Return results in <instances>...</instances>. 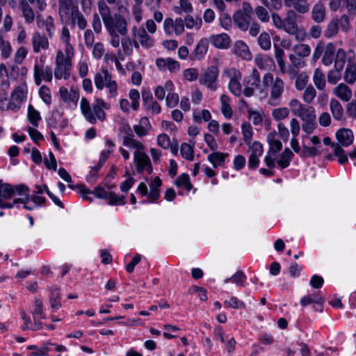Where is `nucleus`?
<instances>
[{
	"label": "nucleus",
	"instance_id": "f257e3e1",
	"mask_svg": "<svg viewBox=\"0 0 356 356\" xmlns=\"http://www.w3.org/2000/svg\"><path fill=\"white\" fill-rule=\"evenodd\" d=\"M97 6L107 31H118V33L122 36L127 34V22L121 14L113 15L110 8L103 0L98 2Z\"/></svg>",
	"mask_w": 356,
	"mask_h": 356
},
{
	"label": "nucleus",
	"instance_id": "f03ea898",
	"mask_svg": "<svg viewBox=\"0 0 356 356\" xmlns=\"http://www.w3.org/2000/svg\"><path fill=\"white\" fill-rule=\"evenodd\" d=\"M58 11L63 23L72 26L76 24L81 30L87 26L86 19L74 5L73 0H59Z\"/></svg>",
	"mask_w": 356,
	"mask_h": 356
},
{
	"label": "nucleus",
	"instance_id": "7ed1b4c3",
	"mask_svg": "<svg viewBox=\"0 0 356 356\" xmlns=\"http://www.w3.org/2000/svg\"><path fill=\"white\" fill-rule=\"evenodd\" d=\"M262 85L269 91L268 104L273 106L280 105L284 92V81L280 77L274 76L272 73L267 72L263 76Z\"/></svg>",
	"mask_w": 356,
	"mask_h": 356
},
{
	"label": "nucleus",
	"instance_id": "20e7f679",
	"mask_svg": "<svg viewBox=\"0 0 356 356\" xmlns=\"http://www.w3.org/2000/svg\"><path fill=\"white\" fill-rule=\"evenodd\" d=\"M74 53L63 52L61 50L57 51L56 55V67L54 69V76L56 79L67 80L71 74L72 66V59Z\"/></svg>",
	"mask_w": 356,
	"mask_h": 356
},
{
	"label": "nucleus",
	"instance_id": "39448f33",
	"mask_svg": "<svg viewBox=\"0 0 356 356\" xmlns=\"http://www.w3.org/2000/svg\"><path fill=\"white\" fill-rule=\"evenodd\" d=\"M94 82L95 87L99 90L106 88L108 90L109 97L118 96V83L106 67H102L100 71L95 74Z\"/></svg>",
	"mask_w": 356,
	"mask_h": 356
},
{
	"label": "nucleus",
	"instance_id": "423d86ee",
	"mask_svg": "<svg viewBox=\"0 0 356 356\" xmlns=\"http://www.w3.org/2000/svg\"><path fill=\"white\" fill-rule=\"evenodd\" d=\"M81 191L83 193L94 194L97 198L108 200L110 205H124L126 204L124 195H118L114 192H107L101 186L96 187L92 191L85 186H81Z\"/></svg>",
	"mask_w": 356,
	"mask_h": 356
},
{
	"label": "nucleus",
	"instance_id": "0eeeda50",
	"mask_svg": "<svg viewBox=\"0 0 356 356\" xmlns=\"http://www.w3.org/2000/svg\"><path fill=\"white\" fill-rule=\"evenodd\" d=\"M289 106L292 113L300 118L302 121L316 118V111L313 106L303 104L297 99H291L289 102Z\"/></svg>",
	"mask_w": 356,
	"mask_h": 356
},
{
	"label": "nucleus",
	"instance_id": "6e6552de",
	"mask_svg": "<svg viewBox=\"0 0 356 356\" xmlns=\"http://www.w3.org/2000/svg\"><path fill=\"white\" fill-rule=\"evenodd\" d=\"M218 77V70L216 66H209L200 75V83L206 86L207 88L215 91L217 90Z\"/></svg>",
	"mask_w": 356,
	"mask_h": 356
},
{
	"label": "nucleus",
	"instance_id": "1a4fd4ad",
	"mask_svg": "<svg viewBox=\"0 0 356 356\" xmlns=\"http://www.w3.org/2000/svg\"><path fill=\"white\" fill-rule=\"evenodd\" d=\"M261 83L260 74L255 68L252 69L251 73L243 79V94L247 97L254 95V90L259 88Z\"/></svg>",
	"mask_w": 356,
	"mask_h": 356
},
{
	"label": "nucleus",
	"instance_id": "9d476101",
	"mask_svg": "<svg viewBox=\"0 0 356 356\" xmlns=\"http://www.w3.org/2000/svg\"><path fill=\"white\" fill-rule=\"evenodd\" d=\"M33 77L35 83L40 86L42 81L51 82L53 79L52 68L43 64H35L33 67Z\"/></svg>",
	"mask_w": 356,
	"mask_h": 356
},
{
	"label": "nucleus",
	"instance_id": "9b49d317",
	"mask_svg": "<svg viewBox=\"0 0 356 356\" xmlns=\"http://www.w3.org/2000/svg\"><path fill=\"white\" fill-rule=\"evenodd\" d=\"M134 161L136 163V170L138 173L146 171L149 175L152 172V166L150 159L143 151L134 153Z\"/></svg>",
	"mask_w": 356,
	"mask_h": 356
},
{
	"label": "nucleus",
	"instance_id": "f8f14e48",
	"mask_svg": "<svg viewBox=\"0 0 356 356\" xmlns=\"http://www.w3.org/2000/svg\"><path fill=\"white\" fill-rule=\"evenodd\" d=\"M26 97V88L25 86H17L11 95V99L8 105V108L12 111H17L23 101Z\"/></svg>",
	"mask_w": 356,
	"mask_h": 356
},
{
	"label": "nucleus",
	"instance_id": "ddd939ff",
	"mask_svg": "<svg viewBox=\"0 0 356 356\" xmlns=\"http://www.w3.org/2000/svg\"><path fill=\"white\" fill-rule=\"evenodd\" d=\"M59 94L61 100L71 108H76L79 99V92L77 90L70 88V90L65 87L59 88Z\"/></svg>",
	"mask_w": 356,
	"mask_h": 356
},
{
	"label": "nucleus",
	"instance_id": "4468645a",
	"mask_svg": "<svg viewBox=\"0 0 356 356\" xmlns=\"http://www.w3.org/2000/svg\"><path fill=\"white\" fill-rule=\"evenodd\" d=\"M300 17V15L295 10H288L284 18V28L282 31L288 34L294 33L298 26V21Z\"/></svg>",
	"mask_w": 356,
	"mask_h": 356
},
{
	"label": "nucleus",
	"instance_id": "2eb2a0df",
	"mask_svg": "<svg viewBox=\"0 0 356 356\" xmlns=\"http://www.w3.org/2000/svg\"><path fill=\"white\" fill-rule=\"evenodd\" d=\"M31 44L35 53L46 51L49 48L48 36L42 35L39 31H35L31 37Z\"/></svg>",
	"mask_w": 356,
	"mask_h": 356
},
{
	"label": "nucleus",
	"instance_id": "dca6fc26",
	"mask_svg": "<svg viewBox=\"0 0 356 356\" xmlns=\"http://www.w3.org/2000/svg\"><path fill=\"white\" fill-rule=\"evenodd\" d=\"M134 36L138 40L140 44L146 49H149L154 46V40L152 37L149 36L143 27L136 26L132 28Z\"/></svg>",
	"mask_w": 356,
	"mask_h": 356
},
{
	"label": "nucleus",
	"instance_id": "f3484780",
	"mask_svg": "<svg viewBox=\"0 0 356 356\" xmlns=\"http://www.w3.org/2000/svg\"><path fill=\"white\" fill-rule=\"evenodd\" d=\"M30 4L31 3L26 0H20L18 5V9L26 24L33 23L35 18V13Z\"/></svg>",
	"mask_w": 356,
	"mask_h": 356
},
{
	"label": "nucleus",
	"instance_id": "a211bd4d",
	"mask_svg": "<svg viewBox=\"0 0 356 356\" xmlns=\"http://www.w3.org/2000/svg\"><path fill=\"white\" fill-rule=\"evenodd\" d=\"M336 138L340 147H348L350 145L354 139L353 131L349 129L342 128L336 132Z\"/></svg>",
	"mask_w": 356,
	"mask_h": 356
},
{
	"label": "nucleus",
	"instance_id": "6ab92c4d",
	"mask_svg": "<svg viewBox=\"0 0 356 356\" xmlns=\"http://www.w3.org/2000/svg\"><path fill=\"white\" fill-rule=\"evenodd\" d=\"M156 65L160 70H168L170 72H176L179 70V63L171 58H158Z\"/></svg>",
	"mask_w": 356,
	"mask_h": 356
},
{
	"label": "nucleus",
	"instance_id": "aec40b11",
	"mask_svg": "<svg viewBox=\"0 0 356 356\" xmlns=\"http://www.w3.org/2000/svg\"><path fill=\"white\" fill-rule=\"evenodd\" d=\"M126 136L123 137V145L128 148L135 149L134 152H143L145 149L144 145L134 138V136L131 133L129 127L128 128V131H126Z\"/></svg>",
	"mask_w": 356,
	"mask_h": 356
},
{
	"label": "nucleus",
	"instance_id": "412c9836",
	"mask_svg": "<svg viewBox=\"0 0 356 356\" xmlns=\"http://www.w3.org/2000/svg\"><path fill=\"white\" fill-rule=\"evenodd\" d=\"M209 40L212 45L218 49H227L230 47L231 39L227 33L212 35Z\"/></svg>",
	"mask_w": 356,
	"mask_h": 356
},
{
	"label": "nucleus",
	"instance_id": "4be33fe9",
	"mask_svg": "<svg viewBox=\"0 0 356 356\" xmlns=\"http://www.w3.org/2000/svg\"><path fill=\"white\" fill-rule=\"evenodd\" d=\"M241 74L239 71L234 70L233 76L230 79L228 88L229 91L236 97L241 96L242 87L241 84Z\"/></svg>",
	"mask_w": 356,
	"mask_h": 356
},
{
	"label": "nucleus",
	"instance_id": "5701e85b",
	"mask_svg": "<svg viewBox=\"0 0 356 356\" xmlns=\"http://www.w3.org/2000/svg\"><path fill=\"white\" fill-rule=\"evenodd\" d=\"M343 79L348 84H353L356 81V63L353 56L348 59V64L343 73Z\"/></svg>",
	"mask_w": 356,
	"mask_h": 356
},
{
	"label": "nucleus",
	"instance_id": "b1692460",
	"mask_svg": "<svg viewBox=\"0 0 356 356\" xmlns=\"http://www.w3.org/2000/svg\"><path fill=\"white\" fill-rule=\"evenodd\" d=\"M332 93L345 102L350 101L353 95L351 89L343 83H341L335 86L332 90Z\"/></svg>",
	"mask_w": 356,
	"mask_h": 356
},
{
	"label": "nucleus",
	"instance_id": "393cba45",
	"mask_svg": "<svg viewBox=\"0 0 356 356\" xmlns=\"http://www.w3.org/2000/svg\"><path fill=\"white\" fill-rule=\"evenodd\" d=\"M233 20L240 30L246 31L250 26L251 16L242 13V11H237L233 16Z\"/></svg>",
	"mask_w": 356,
	"mask_h": 356
},
{
	"label": "nucleus",
	"instance_id": "a878e982",
	"mask_svg": "<svg viewBox=\"0 0 356 356\" xmlns=\"http://www.w3.org/2000/svg\"><path fill=\"white\" fill-rule=\"evenodd\" d=\"M322 55V63L325 66H330L334 61L336 55V47L334 44L330 42L324 45Z\"/></svg>",
	"mask_w": 356,
	"mask_h": 356
},
{
	"label": "nucleus",
	"instance_id": "bb28decb",
	"mask_svg": "<svg viewBox=\"0 0 356 356\" xmlns=\"http://www.w3.org/2000/svg\"><path fill=\"white\" fill-rule=\"evenodd\" d=\"M15 195L19 196L18 198L14 199V203L26 202L30 200V189L28 186L23 184L13 186Z\"/></svg>",
	"mask_w": 356,
	"mask_h": 356
},
{
	"label": "nucleus",
	"instance_id": "cd10ccee",
	"mask_svg": "<svg viewBox=\"0 0 356 356\" xmlns=\"http://www.w3.org/2000/svg\"><path fill=\"white\" fill-rule=\"evenodd\" d=\"M109 106L101 99H97L95 104L92 106V111L96 119L100 121L105 120L106 114L104 111V108L108 109Z\"/></svg>",
	"mask_w": 356,
	"mask_h": 356
},
{
	"label": "nucleus",
	"instance_id": "c85d7f7f",
	"mask_svg": "<svg viewBox=\"0 0 356 356\" xmlns=\"http://www.w3.org/2000/svg\"><path fill=\"white\" fill-rule=\"evenodd\" d=\"M162 181L159 177H154V179L150 183V191L148 192V199L149 202H154L156 201L160 197V186H161Z\"/></svg>",
	"mask_w": 356,
	"mask_h": 356
},
{
	"label": "nucleus",
	"instance_id": "c756f323",
	"mask_svg": "<svg viewBox=\"0 0 356 356\" xmlns=\"http://www.w3.org/2000/svg\"><path fill=\"white\" fill-rule=\"evenodd\" d=\"M80 108L81 113L85 117L86 120L91 124H95L96 122V118L93 115L90 103L86 97L81 98Z\"/></svg>",
	"mask_w": 356,
	"mask_h": 356
},
{
	"label": "nucleus",
	"instance_id": "7c9ffc66",
	"mask_svg": "<svg viewBox=\"0 0 356 356\" xmlns=\"http://www.w3.org/2000/svg\"><path fill=\"white\" fill-rule=\"evenodd\" d=\"M39 28L44 29L49 38H51L55 32L54 20L51 16L38 21Z\"/></svg>",
	"mask_w": 356,
	"mask_h": 356
},
{
	"label": "nucleus",
	"instance_id": "2f4dec72",
	"mask_svg": "<svg viewBox=\"0 0 356 356\" xmlns=\"http://www.w3.org/2000/svg\"><path fill=\"white\" fill-rule=\"evenodd\" d=\"M313 82L318 90H324L326 86L325 75L323 70L317 67L314 70Z\"/></svg>",
	"mask_w": 356,
	"mask_h": 356
},
{
	"label": "nucleus",
	"instance_id": "473e14b6",
	"mask_svg": "<svg viewBox=\"0 0 356 356\" xmlns=\"http://www.w3.org/2000/svg\"><path fill=\"white\" fill-rule=\"evenodd\" d=\"M312 19L316 23H321L325 19V8L321 3L314 5L311 12Z\"/></svg>",
	"mask_w": 356,
	"mask_h": 356
},
{
	"label": "nucleus",
	"instance_id": "72a5a7b5",
	"mask_svg": "<svg viewBox=\"0 0 356 356\" xmlns=\"http://www.w3.org/2000/svg\"><path fill=\"white\" fill-rule=\"evenodd\" d=\"M329 106L334 119L341 120L343 117V109L340 102L337 99L332 98Z\"/></svg>",
	"mask_w": 356,
	"mask_h": 356
},
{
	"label": "nucleus",
	"instance_id": "f704fd0d",
	"mask_svg": "<svg viewBox=\"0 0 356 356\" xmlns=\"http://www.w3.org/2000/svg\"><path fill=\"white\" fill-rule=\"evenodd\" d=\"M234 51L236 55L241 57L243 59L249 60L252 58V54L248 49V47L243 41H237L235 44Z\"/></svg>",
	"mask_w": 356,
	"mask_h": 356
},
{
	"label": "nucleus",
	"instance_id": "c9c22d12",
	"mask_svg": "<svg viewBox=\"0 0 356 356\" xmlns=\"http://www.w3.org/2000/svg\"><path fill=\"white\" fill-rule=\"evenodd\" d=\"M208 50V41L205 38L201 39L194 49L193 59L200 60L204 57Z\"/></svg>",
	"mask_w": 356,
	"mask_h": 356
},
{
	"label": "nucleus",
	"instance_id": "e433bc0d",
	"mask_svg": "<svg viewBox=\"0 0 356 356\" xmlns=\"http://www.w3.org/2000/svg\"><path fill=\"white\" fill-rule=\"evenodd\" d=\"M229 156L227 153H222L220 152H215L213 153L210 154L208 156V160L212 164L213 167L216 168L219 166H221L225 159Z\"/></svg>",
	"mask_w": 356,
	"mask_h": 356
},
{
	"label": "nucleus",
	"instance_id": "4c0bfd02",
	"mask_svg": "<svg viewBox=\"0 0 356 356\" xmlns=\"http://www.w3.org/2000/svg\"><path fill=\"white\" fill-rule=\"evenodd\" d=\"M221 111L225 118L229 119L233 115V111L229 105L230 99L227 95H222L220 98Z\"/></svg>",
	"mask_w": 356,
	"mask_h": 356
},
{
	"label": "nucleus",
	"instance_id": "58836bf2",
	"mask_svg": "<svg viewBox=\"0 0 356 356\" xmlns=\"http://www.w3.org/2000/svg\"><path fill=\"white\" fill-rule=\"evenodd\" d=\"M349 58L351 57L347 56L344 49H339L335 55L334 67L343 70Z\"/></svg>",
	"mask_w": 356,
	"mask_h": 356
},
{
	"label": "nucleus",
	"instance_id": "ea45409f",
	"mask_svg": "<svg viewBox=\"0 0 356 356\" xmlns=\"http://www.w3.org/2000/svg\"><path fill=\"white\" fill-rule=\"evenodd\" d=\"M291 7L297 14H306L309 11L310 4L307 0H295Z\"/></svg>",
	"mask_w": 356,
	"mask_h": 356
},
{
	"label": "nucleus",
	"instance_id": "a19ab883",
	"mask_svg": "<svg viewBox=\"0 0 356 356\" xmlns=\"http://www.w3.org/2000/svg\"><path fill=\"white\" fill-rule=\"evenodd\" d=\"M70 33L69 29L64 26L62 28L60 40L65 44V52L74 53V49L70 42Z\"/></svg>",
	"mask_w": 356,
	"mask_h": 356
},
{
	"label": "nucleus",
	"instance_id": "79ce46f5",
	"mask_svg": "<svg viewBox=\"0 0 356 356\" xmlns=\"http://www.w3.org/2000/svg\"><path fill=\"white\" fill-rule=\"evenodd\" d=\"M339 32V25L337 17H333L327 24L324 32V36L327 38H331L337 35Z\"/></svg>",
	"mask_w": 356,
	"mask_h": 356
},
{
	"label": "nucleus",
	"instance_id": "37998d69",
	"mask_svg": "<svg viewBox=\"0 0 356 356\" xmlns=\"http://www.w3.org/2000/svg\"><path fill=\"white\" fill-rule=\"evenodd\" d=\"M293 157V153L291 150L289 148H286L281 154L280 158L277 161V165L282 169L286 168L289 165Z\"/></svg>",
	"mask_w": 356,
	"mask_h": 356
},
{
	"label": "nucleus",
	"instance_id": "c03bdc74",
	"mask_svg": "<svg viewBox=\"0 0 356 356\" xmlns=\"http://www.w3.org/2000/svg\"><path fill=\"white\" fill-rule=\"evenodd\" d=\"M13 51V49L10 42L7 40H5L3 37L0 35V53L1 57L3 59L8 58Z\"/></svg>",
	"mask_w": 356,
	"mask_h": 356
},
{
	"label": "nucleus",
	"instance_id": "a18cd8bd",
	"mask_svg": "<svg viewBox=\"0 0 356 356\" xmlns=\"http://www.w3.org/2000/svg\"><path fill=\"white\" fill-rule=\"evenodd\" d=\"M50 297L49 302L51 309H58L61 307L60 301V293L57 288L52 287L49 289Z\"/></svg>",
	"mask_w": 356,
	"mask_h": 356
},
{
	"label": "nucleus",
	"instance_id": "49530a36",
	"mask_svg": "<svg viewBox=\"0 0 356 356\" xmlns=\"http://www.w3.org/2000/svg\"><path fill=\"white\" fill-rule=\"evenodd\" d=\"M27 118L30 123L33 127H38L39 122L41 120V116L39 111L35 109L31 104L28 106Z\"/></svg>",
	"mask_w": 356,
	"mask_h": 356
},
{
	"label": "nucleus",
	"instance_id": "de8ad7c7",
	"mask_svg": "<svg viewBox=\"0 0 356 356\" xmlns=\"http://www.w3.org/2000/svg\"><path fill=\"white\" fill-rule=\"evenodd\" d=\"M15 195L13 186L0 182V199H11Z\"/></svg>",
	"mask_w": 356,
	"mask_h": 356
},
{
	"label": "nucleus",
	"instance_id": "09e8293b",
	"mask_svg": "<svg viewBox=\"0 0 356 356\" xmlns=\"http://www.w3.org/2000/svg\"><path fill=\"white\" fill-rule=\"evenodd\" d=\"M311 47L305 43H299L293 47L295 54L302 58H306L311 54Z\"/></svg>",
	"mask_w": 356,
	"mask_h": 356
},
{
	"label": "nucleus",
	"instance_id": "8fccbe9b",
	"mask_svg": "<svg viewBox=\"0 0 356 356\" xmlns=\"http://www.w3.org/2000/svg\"><path fill=\"white\" fill-rule=\"evenodd\" d=\"M183 20L188 29H200L202 24V19L199 17L194 18L191 15H187Z\"/></svg>",
	"mask_w": 356,
	"mask_h": 356
},
{
	"label": "nucleus",
	"instance_id": "3c124183",
	"mask_svg": "<svg viewBox=\"0 0 356 356\" xmlns=\"http://www.w3.org/2000/svg\"><path fill=\"white\" fill-rule=\"evenodd\" d=\"M316 95V89L312 85H309L305 88L302 97L303 101L309 104L313 102Z\"/></svg>",
	"mask_w": 356,
	"mask_h": 356
},
{
	"label": "nucleus",
	"instance_id": "603ef678",
	"mask_svg": "<svg viewBox=\"0 0 356 356\" xmlns=\"http://www.w3.org/2000/svg\"><path fill=\"white\" fill-rule=\"evenodd\" d=\"M272 117L275 121H281L289 115V109L286 107H280L272 111Z\"/></svg>",
	"mask_w": 356,
	"mask_h": 356
},
{
	"label": "nucleus",
	"instance_id": "864d4df0",
	"mask_svg": "<svg viewBox=\"0 0 356 356\" xmlns=\"http://www.w3.org/2000/svg\"><path fill=\"white\" fill-rule=\"evenodd\" d=\"M241 129L244 142L246 145H250L253 135L251 124L249 122H244L241 124Z\"/></svg>",
	"mask_w": 356,
	"mask_h": 356
},
{
	"label": "nucleus",
	"instance_id": "5fc2aeb1",
	"mask_svg": "<svg viewBox=\"0 0 356 356\" xmlns=\"http://www.w3.org/2000/svg\"><path fill=\"white\" fill-rule=\"evenodd\" d=\"M341 71L342 70L335 67L329 70L327 74L328 83L331 85L337 84L341 79Z\"/></svg>",
	"mask_w": 356,
	"mask_h": 356
},
{
	"label": "nucleus",
	"instance_id": "6e6d98bb",
	"mask_svg": "<svg viewBox=\"0 0 356 356\" xmlns=\"http://www.w3.org/2000/svg\"><path fill=\"white\" fill-rule=\"evenodd\" d=\"M193 118L195 122L200 124L202 120L204 122H209L211 118V115L209 111L207 109H204L200 112L195 110L193 112Z\"/></svg>",
	"mask_w": 356,
	"mask_h": 356
},
{
	"label": "nucleus",
	"instance_id": "4d7b16f0",
	"mask_svg": "<svg viewBox=\"0 0 356 356\" xmlns=\"http://www.w3.org/2000/svg\"><path fill=\"white\" fill-rule=\"evenodd\" d=\"M257 66L261 70L266 69L270 64L274 63L273 59L266 55H259L254 58Z\"/></svg>",
	"mask_w": 356,
	"mask_h": 356
},
{
	"label": "nucleus",
	"instance_id": "13d9d810",
	"mask_svg": "<svg viewBox=\"0 0 356 356\" xmlns=\"http://www.w3.org/2000/svg\"><path fill=\"white\" fill-rule=\"evenodd\" d=\"M175 184L177 187H184L188 191H191L193 187L188 175L185 173L179 175L176 179Z\"/></svg>",
	"mask_w": 356,
	"mask_h": 356
},
{
	"label": "nucleus",
	"instance_id": "bf43d9fd",
	"mask_svg": "<svg viewBox=\"0 0 356 356\" xmlns=\"http://www.w3.org/2000/svg\"><path fill=\"white\" fill-rule=\"evenodd\" d=\"M316 118H313L309 120L302 121V131L307 134H312L318 127L316 123Z\"/></svg>",
	"mask_w": 356,
	"mask_h": 356
},
{
	"label": "nucleus",
	"instance_id": "052dcab7",
	"mask_svg": "<svg viewBox=\"0 0 356 356\" xmlns=\"http://www.w3.org/2000/svg\"><path fill=\"white\" fill-rule=\"evenodd\" d=\"M254 13L257 18L264 23L269 22L270 15L268 13V10L261 6H257L254 9Z\"/></svg>",
	"mask_w": 356,
	"mask_h": 356
},
{
	"label": "nucleus",
	"instance_id": "680f3d73",
	"mask_svg": "<svg viewBox=\"0 0 356 356\" xmlns=\"http://www.w3.org/2000/svg\"><path fill=\"white\" fill-rule=\"evenodd\" d=\"M180 152L181 156L188 161H193L194 159L193 147L188 143H182Z\"/></svg>",
	"mask_w": 356,
	"mask_h": 356
},
{
	"label": "nucleus",
	"instance_id": "e2e57ef3",
	"mask_svg": "<svg viewBox=\"0 0 356 356\" xmlns=\"http://www.w3.org/2000/svg\"><path fill=\"white\" fill-rule=\"evenodd\" d=\"M246 276L243 272L241 270H238L235 274H234L231 277L225 280V283L231 281L233 283H235L238 286H244V282L245 281Z\"/></svg>",
	"mask_w": 356,
	"mask_h": 356
},
{
	"label": "nucleus",
	"instance_id": "0e129e2a",
	"mask_svg": "<svg viewBox=\"0 0 356 356\" xmlns=\"http://www.w3.org/2000/svg\"><path fill=\"white\" fill-rule=\"evenodd\" d=\"M309 81V76L305 72H301L300 74L296 78L295 87L296 89L298 91L302 90L307 86V84Z\"/></svg>",
	"mask_w": 356,
	"mask_h": 356
},
{
	"label": "nucleus",
	"instance_id": "69168bd1",
	"mask_svg": "<svg viewBox=\"0 0 356 356\" xmlns=\"http://www.w3.org/2000/svg\"><path fill=\"white\" fill-rule=\"evenodd\" d=\"M258 44L264 50H268L271 47V41L270 35L266 32L261 33L258 39Z\"/></svg>",
	"mask_w": 356,
	"mask_h": 356
},
{
	"label": "nucleus",
	"instance_id": "338daca9",
	"mask_svg": "<svg viewBox=\"0 0 356 356\" xmlns=\"http://www.w3.org/2000/svg\"><path fill=\"white\" fill-rule=\"evenodd\" d=\"M322 298L318 293L310 294L301 298L300 304L305 307L310 303H320Z\"/></svg>",
	"mask_w": 356,
	"mask_h": 356
},
{
	"label": "nucleus",
	"instance_id": "774afa93",
	"mask_svg": "<svg viewBox=\"0 0 356 356\" xmlns=\"http://www.w3.org/2000/svg\"><path fill=\"white\" fill-rule=\"evenodd\" d=\"M92 56L97 60H99L105 53V48L102 42H97L92 45Z\"/></svg>",
	"mask_w": 356,
	"mask_h": 356
}]
</instances>
